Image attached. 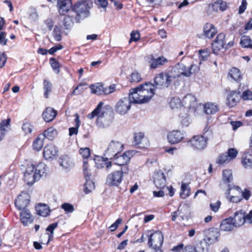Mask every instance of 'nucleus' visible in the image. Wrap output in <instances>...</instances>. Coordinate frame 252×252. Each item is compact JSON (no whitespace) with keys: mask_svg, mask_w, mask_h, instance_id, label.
<instances>
[{"mask_svg":"<svg viewBox=\"0 0 252 252\" xmlns=\"http://www.w3.org/2000/svg\"><path fill=\"white\" fill-rule=\"evenodd\" d=\"M112 108L108 105H104L100 102L93 111L87 116L88 118L93 119L97 117L96 124L100 128H104L108 127L111 123V114Z\"/></svg>","mask_w":252,"mask_h":252,"instance_id":"f257e3e1","label":"nucleus"},{"mask_svg":"<svg viewBox=\"0 0 252 252\" xmlns=\"http://www.w3.org/2000/svg\"><path fill=\"white\" fill-rule=\"evenodd\" d=\"M129 94L133 103L143 104L148 102L155 94L154 85L150 83H146L131 89Z\"/></svg>","mask_w":252,"mask_h":252,"instance_id":"f03ea898","label":"nucleus"},{"mask_svg":"<svg viewBox=\"0 0 252 252\" xmlns=\"http://www.w3.org/2000/svg\"><path fill=\"white\" fill-rule=\"evenodd\" d=\"M93 2L90 0H81L75 2L72 6L71 13L75 15L74 20L79 23L90 16V9L93 7Z\"/></svg>","mask_w":252,"mask_h":252,"instance_id":"7ed1b4c3","label":"nucleus"},{"mask_svg":"<svg viewBox=\"0 0 252 252\" xmlns=\"http://www.w3.org/2000/svg\"><path fill=\"white\" fill-rule=\"evenodd\" d=\"M46 167V164L42 162L39 163L36 167L32 164L28 165L24 173L25 182L28 185H32L39 180L45 173Z\"/></svg>","mask_w":252,"mask_h":252,"instance_id":"20e7f679","label":"nucleus"},{"mask_svg":"<svg viewBox=\"0 0 252 252\" xmlns=\"http://www.w3.org/2000/svg\"><path fill=\"white\" fill-rule=\"evenodd\" d=\"M199 70L197 65L191 64L187 67L184 64L179 63L173 67L170 71L174 79L184 76L187 77H190L191 74Z\"/></svg>","mask_w":252,"mask_h":252,"instance_id":"39448f33","label":"nucleus"},{"mask_svg":"<svg viewBox=\"0 0 252 252\" xmlns=\"http://www.w3.org/2000/svg\"><path fill=\"white\" fill-rule=\"evenodd\" d=\"M174 79L170 70L167 73L161 72L157 75L154 79V87L167 88Z\"/></svg>","mask_w":252,"mask_h":252,"instance_id":"423d86ee","label":"nucleus"},{"mask_svg":"<svg viewBox=\"0 0 252 252\" xmlns=\"http://www.w3.org/2000/svg\"><path fill=\"white\" fill-rule=\"evenodd\" d=\"M132 103V99L130 98L129 94L128 97H124L119 99L115 105L114 110L118 114L124 115L130 110Z\"/></svg>","mask_w":252,"mask_h":252,"instance_id":"0eeeda50","label":"nucleus"},{"mask_svg":"<svg viewBox=\"0 0 252 252\" xmlns=\"http://www.w3.org/2000/svg\"><path fill=\"white\" fill-rule=\"evenodd\" d=\"M203 135L194 136L189 141L191 146L194 149L202 150L205 148L207 145L208 129L206 128L204 129Z\"/></svg>","mask_w":252,"mask_h":252,"instance_id":"6e6552de","label":"nucleus"},{"mask_svg":"<svg viewBox=\"0 0 252 252\" xmlns=\"http://www.w3.org/2000/svg\"><path fill=\"white\" fill-rule=\"evenodd\" d=\"M123 150V144L118 141L112 140L105 151L107 158L111 159Z\"/></svg>","mask_w":252,"mask_h":252,"instance_id":"1a4fd4ad","label":"nucleus"},{"mask_svg":"<svg viewBox=\"0 0 252 252\" xmlns=\"http://www.w3.org/2000/svg\"><path fill=\"white\" fill-rule=\"evenodd\" d=\"M148 245L149 247L152 248L154 250L160 249L163 242V236L161 232L159 231H156L151 234L149 237Z\"/></svg>","mask_w":252,"mask_h":252,"instance_id":"9d476101","label":"nucleus"},{"mask_svg":"<svg viewBox=\"0 0 252 252\" xmlns=\"http://www.w3.org/2000/svg\"><path fill=\"white\" fill-rule=\"evenodd\" d=\"M225 35L220 33L217 35L216 39L212 43V48L214 54H218L219 51L222 49H227L224 41Z\"/></svg>","mask_w":252,"mask_h":252,"instance_id":"9b49d317","label":"nucleus"},{"mask_svg":"<svg viewBox=\"0 0 252 252\" xmlns=\"http://www.w3.org/2000/svg\"><path fill=\"white\" fill-rule=\"evenodd\" d=\"M58 162L62 170L65 172L70 171L74 166L72 159L67 155H63L60 157Z\"/></svg>","mask_w":252,"mask_h":252,"instance_id":"f8f14e48","label":"nucleus"},{"mask_svg":"<svg viewBox=\"0 0 252 252\" xmlns=\"http://www.w3.org/2000/svg\"><path fill=\"white\" fill-rule=\"evenodd\" d=\"M233 190L237 191L238 194L242 196V199H245L246 200H248L252 196V192L250 190L245 189L243 190L240 187L234 185H228V189L226 190V194L229 195L230 192Z\"/></svg>","mask_w":252,"mask_h":252,"instance_id":"ddd939ff","label":"nucleus"},{"mask_svg":"<svg viewBox=\"0 0 252 252\" xmlns=\"http://www.w3.org/2000/svg\"><path fill=\"white\" fill-rule=\"evenodd\" d=\"M30 196L29 194L23 191L18 195L15 201V205L19 210L26 208L30 201Z\"/></svg>","mask_w":252,"mask_h":252,"instance_id":"4468645a","label":"nucleus"},{"mask_svg":"<svg viewBox=\"0 0 252 252\" xmlns=\"http://www.w3.org/2000/svg\"><path fill=\"white\" fill-rule=\"evenodd\" d=\"M153 178L154 184L157 189H163L166 187V177L161 170L156 171Z\"/></svg>","mask_w":252,"mask_h":252,"instance_id":"2eb2a0df","label":"nucleus"},{"mask_svg":"<svg viewBox=\"0 0 252 252\" xmlns=\"http://www.w3.org/2000/svg\"><path fill=\"white\" fill-rule=\"evenodd\" d=\"M71 0H58L57 7L60 14L64 15L71 8L72 11V6Z\"/></svg>","mask_w":252,"mask_h":252,"instance_id":"dca6fc26","label":"nucleus"},{"mask_svg":"<svg viewBox=\"0 0 252 252\" xmlns=\"http://www.w3.org/2000/svg\"><path fill=\"white\" fill-rule=\"evenodd\" d=\"M58 150L54 145L46 146L43 150V157L46 160H53L58 156Z\"/></svg>","mask_w":252,"mask_h":252,"instance_id":"f3484780","label":"nucleus"},{"mask_svg":"<svg viewBox=\"0 0 252 252\" xmlns=\"http://www.w3.org/2000/svg\"><path fill=\"white\" fill-rule=\"evenodd\" d=\"M122 173L117 170L109 174L106 178V183L110 186H118L122 180Z\"/></svg>","mask_w":252,"mask_h":252,"instance_id":"a211bd4d","label":"nucleus"},{"mask_svg":"<svg viewBox=\"0 0 252 252\" xmlns=\"http://www.w3.org/2000/svg\"><path fill=\"white\" fill-rule=\"evenodd\" d=\"M132 156V152L127 151L121 155L118 154L117 156L113 157V158L116 164L122 166L127 164L129 162L130 159Z\"/></svg>","mask_w":252,"mask_h":252,"instance_id":"6ab92c4d","label":"nucleus"},{"mask_svg":"<svg viewBox=\"0 0 252 252\" xmlns=\"http://www.w3.org/2000/svg\"><path fill=\"white\" fill-rule=\"evenodd\" d=\"M184 138V134L179 130H173L167 134V139L171 144L180 143Z\"/></svg>","mask_w":252,"mask_h":252,"instance_id":"aec40b11","label":"nucleus"},{"mask_svg":"<svg viewBox=\"0 0 252 252\" xmlns=\"http://www.w3.org/2000/svg\"><path fill=\"white\" fill-rule=\"evenodd\" d=\"M167 62L168 60L163 56L155 58L153 55H152L149 61L150 66L151 68L156 69L164 65Z\"/></svg>","mask_w":252,"mask_h":252,"instance_id":"412c9836","label":"nucleus"},{"mask_svg":"<svg viewBox=\"0 0 252 252\" xmlns=\"http://www.w3.org/2000/svg\"><path fill=\"white\" fill-rule=\"evenodd\" d=\"M242 164L245 168H252V151H246L242 157Z\"/></svg>","mask_w":252,"mask_h":252,"instance_id":"4be33fe9","label":"nucleus"},{"mask_svg":"<svg viewBox=\"0 0 252 252\" xmlns=\"http://www.w3.org/2000/svg\"><path fill=\"white\" fill-rule=\"evenodd\" d=\"M245 213L242 211H239L234 213L233 217H231L234 226L239 227L244 223Z\"/></svg>","mask_w":252,"mask_h":252,"instance_id":"5701e85b","label":"nucleus"},{"mask_svg":"<svg viewBox=\"0 0 252 252\" xmlns=\"http://www.w3.org/2000/svg\"><path fill=\"white\" fill-rule=\"evenodd\" d=\"M196 98L193 95L188 94L183 99L182 103L183 105L190 109L191 108H194L196 103Z\"/></svg>","mask_w":252,"mask_h":252,"instance_id":"b1692460","label":"nucleus"},{"mask_svg":"<svg viewBox=\"0 0 252 252\" xmlns=\"http://www.w3.org/2000/svg\"><path fill=\"white\" fill-rule=\"evenodd\" d=\"M203 33L205 37L212 38L217 33V30L213 24L206 23L204 26Z\"/></svg>","mask_w":252,"mask_h":252,"instance_id":"393cba45","label":"nucleus"},{"mask_svg":"<svg viewBox=\"0 0 252 252\" xmlns=\"http://www.w3.org/2000/svg\"><path fill=\"white\" fill-rule=\"evenodd\" d=\"M232 221L233 220L231 219V217L224 220L222 221L220 225V229L223 231H232L234 227H236Z\"/></svg>","mask_w":252,"mask_h":252,"instance_id":"a878e982","label":"nucleus"},{"mask_svg":"<svg viewBox=\"0 0 252 252\" xmlns=\"http://www.w3.org/2000/svg\"><path fill=\"white\" fill-rule=\"evenodd\" d=\"M240 98L239 93L237 91H233L229 93L227 98V104L232 107L236 105Z\"/></svg>","mask_w":252,"mask_h":252,"instance_id":"bb28decb","label":"nucleus"},{"mask_svg":"<svg viewBox=\"0 0 252 252\" xmlns=\"http://www.w3.org/2000/svg\"><path fill=\"white\" fill-rule=\"evenodd\" d=\"M21 220L24 225H28V223L32 222L33 219L30 211L26 208L20 213Z\"/></svg>","mask_w":252,"mask_h":252,"instance_id":"cd10ccee","label":"nucleus"},{"mask_svg":"<svg viewBox=\"0 0 252 252\" xmlns=\"http://www.w3.org/2000/svg\"><path fill=\"white\" fill-rule=\"evenodd\" d=\"M56 115V111L51 107L47 108L42 113L43 118L47 122L53 120Z\"/></svg>","mask_w":252,"mask_h":252,"instance_id":"c85d7f7f","label":"nucleus"},{"mask_svg":"<svg viewBox=\"0 0 252 252\" xmlns=\"http://www.w3.org/2000/svg\"><path fill=\"white\" fill-rule=\"evenodd\" d=\"M228 7V5L226 2L222 0H218L212 4V8L214 11L219 10L223 11L226 10Z\"/></svg>","mask_w":252,"mask_h":252,"instance_id":"c756f323","label":"nucleus"},{"mask_svg":"<svg viewBox=\"0 0 252 252\" xmlns=\"http://www.w3.org/2000/svg\"><path fill=\"white\" fill-rule=\"evenodd\" d=\"M218 110V106L212 103L208 102L204 105V111L207 114H214L216 113Z\"/></svg>","mask_w":252,"mask_h":252,"instance_id":"7c9ffc66","label":"nucleus"},{"mask_svg":"<svg viewBox=\"0 0 252 252\" xmlns=\"http://www.w3.org/2000/svg\"><path fill=\"white\" fill-rule=\"evenodd\" d=\"M75 15L74 14L70 13V14L65 16L63 19V25L66 29H69L73 25Z\"/></svg>","mask_w":252,"mask_h":252,"instance_id":"2f4dec72","label":"nucleus"},{"mask_svg":"<svg viewBox=\"0 0 252 252\" xmlns=\"http://www.w3.org/2000/svg\"><path fill=\"white\" fill-rule=\"evenodd\" d=\"M90 88L91 90L92 93L97 95H101L103 94V92H104L103 86L102 84L100 83L91 85L90 86Z\"/></svg>","mask_w":252,"mask_h":252,"instance_id":"473e14b6","label":"nucleus"},{"mask_svg":"<svg viewBox=\"0 0 252 252\" xmlns=\"http://www.w3.org/2000/svg\"><path fill=\"white\" fill-rule=\"evenodd\" d=\"M10 119L3 120L0 123V141L3 139L6 132V128L8 127L10 124Z\"/></svg>","mask_w":252,"mask_h":252,"instance_id":"72a5a7b5","label":"nucleus"},{"mask_svg":"<svg viewBox=\"0 0 252 252\" xmlns=\"http://www.w3.org/2000/svg\"><path fill=\"white\" fill-rule=\"evenodd\" d=\"M230 193L231 191L230 192L229 195H227L226 194V192L225 193L227 200H228L230 202L236 203L240 202L242 200V196L239 195V194H238L237 191H236V192H232V193L234 194L232 195H231Z\"/></svg>","mask_w":252,"mask_h":252,"instance_id":"f704fd0d","label":"nucleus"},{"mask_svg":"<svg viewBox=\"0 0 252 252\" xmlns=\"http://www.w3.org/2000/svg\"><path fill=\"white\" fill-rule=\"evenodd\" d=\"M229 75L231 78L236 81L240 80L241 75L239 69L236 67L231 68L229 71Z\"/></svg>","mask_w":252,"mask_h":252,"instance_id":"c9c22d12","label":"nucleus"},{"mask_svg":"<svg viewBox=\"0 0 252 252\" xmlns=\"http://www.w3.org/2000/svg\"><path fill=\"white\" fill-rule=\"evenodd\" d=\"M240 43L243 47L252 49V41L248 36H243Z\"/></svg>","mask_w":252,"mask_h":252,"instance_id":"e433bc0d","label":"nucleus"},{"mask_svg":"<svg viewBox=\"0 0 252 252\" xmlns=\"http://www.w3.org/2000/svg\"><path fill=\"white\" fill-rule=\"evenodd\" d=\"M190 189L189 185L185 183H183L181 186V190L180 192V196L185 199L189 195Z\"/></svg>","mask_w":252,"mask_h":252,"instance_id":"4c0bfd02","label":"nucleus"},{"mask_svg":"<svg viewBox=\"0 0 252 252\" xmlns=\"http://www.w3.org/2000/svg\"><path fill=\"white\" fill-rule=\"evenodd\" d=\"M44 137L38 136L34 140L33 143V149L37 151H39L42 149L43 145Z\"/></svg>","mask_w":252,"mask_h":252,"instance_id":"58836bf2","label":"nucleus"},{"mask_svg":"<svg viewBox=\"0 0 252 252\" xmlns=\"http://www.w3.org/2000/svg\"><path fill=\"white\" fill-rule=\"evenodd\" d=\"M52 89V85L47 80L44 79L43 81V89L44 91V95L45 97L48 98L49 94L51 92Z\"/></svg>","mask_w":252,"mask_h":252,"instance_id":"ea45409f","label":"nucleus"},{"mask_svg":"<svg viewBox=\"0 0 252 252\" xmlns=\"http://www.w3.org/2000/svg\"><path fill=\"white\" fill-rule=\"evenodd\" d=\"M233 179L232 173L231 170L226 169L223 171L222 181L225 183H230Z\"/></svg>","mask_w":252,"mask_h":252,"instance_id":"a19ab883","label":"nucleus"},{"mask_svg":"<svg viewBox=\"0 0 252 252\" xmlns=\"http://www.w3.org/2000/svg\"><path fill=\"white\" fill-rule=\"evenodd\" d=\"M36 210L38 215L41 216L46 217L49 214L50 210L46 205H40L36 207Z\"/></svg>","mask_w":252,"mask_h":252,"instance_id":"79ce46f5","label":"nucleus"},{"mask_svg":"<svg viewBox=\"0 0 252 252\" xmlns=\"http://www.w3.org/2000/svg\"><path fill=\"white\" fill-rule=\"evenodd\" d=\"M56 133V131L53 127H50L44 131L43 135L42 137L52 140L53 139Z\"/></svg>","mask_w":252,"mask_h":252,"instance_id":"37998d69","label":"nucleus"},{"mask_svg":"<svg viewBox=\"0 0 252 252\" xmlns=\"http://www.w3.org/2000/svg\"><path fill=\"white\" fill-rule=\"evenodd\" d=\"M169 104L172 109L180 108L183 105L182 101L181 102L179 97H173L171 99Z\"/></svg>","mask_w":252,"mask_h":252,"instance_id":"c03bdc74","label":"nucleus"},{"mask_svg":"<svg viewBox=\"0 0 252 252\" xmlns=\"http://www.w3.org/2000/svg\"><path fill=\"white\" fill-rule=\"evenodd\" d=\"M58 226V223L54 222L50 224L46 228V231L50 232V234H45V235H48V240L47 244L49 241L53 238V234L54 233V229Z\"/></svg>","mask_w":252,"mask_h":252,"instance_id":"a18cd8bd","label":"nucleus"},{"mask_svg":"<svg viewBox=\"0 0 252 252\" xmlns=\"http://www.w3.org/2000/svg\"><path fill=\"white\" fill-rule=\"evenodd\" d=\"M53 35L56 41H60L62 39L61 28L55 26L53 32Z\"/></svg>","mask_w":252,"mask_h":252,"instance_id":"49530a36","label":"nucleus"},{"mask_svg":"<svg viewBox=\"0 0 252 252\" xmlns=\"http://www.w3.org/2000/svg\"><path fill=\"white\" fill-rule=\"evenodd\" d=\"M130 82H138L142 80L141 75L136 71L131 73L129 79Z\"/></svg>","mask_w":252,"mask_h":252,"instance_id":"de8ad7c7","label":"nucleus"},{"mask_svg":"<svg viewBox=\"0 0 252 252\" xmlns=\"http://www.w3.org/2000/svg\"><path fill=\"white\" fill-rule=\"evenodd\" d=\"M94 188V184L91 180H86L85 191L86 193L90 192Z\"/></svg>","mask_w":252,"mask_h":252,"instance_id":"09e8293b","label":"nucleus"},{"mask_svg":"<svg viewBox=\"0 0 252 252\" xmlns=\"http://www.w3.org/2000/svg\"><path fill=\"white\" fill-rule=\"evenodd\" d=\"M61 208L64 210L66 213H71L74 211V206L68 203H64L61 206Z\"/></svg>","mask_w":252,"mask_h":252,"instance_id":"8fccbe9b","label":"nucleus"},{"mask_svg":"<svg viewBox=\"0 0 252 252\" xmlns=\"http://www.w3.org/2000/svg\"><path fill=\"white\" fill-rule=\"evenodd\" d=\"M199 58L201 61L206 60L210 54V50L208 49L200 50L199 51Z\"/></svg>","mask_w":252,"mask_h":252,"instance_id":"3c124183","label":"nucleus"},{"mask_svg":"<svg viewBox=\"0 0 252 252\" xmlns=\"http://www.w3.org/2000/svg\"><path fill=\"white\" fill-rule=\"evenodd\" d=\"M143 137L144 134L142 132L135 133L134 135V145H138L140 144Z\"/></svg>","mask_w":252,"mask_h":252,"instance_id":"603ef678","label":"nucleus"},{"mask_svg":"<svg viewBox=\"0 0 252 252\" xmlns=\"http://www.w3.org/2000/svg\"><path fill=\"white\" fill-rule=\"evenodd\" d=\"M230 160L227 156L226 154H221L220 155L216 161V162L220 164H222L226 161H229Z\"/></svg>","mask_w":252,"mask_h":252,"instance_id":"864d4df0","label":"nucleus"},{"mask_svg":"<svg viewBox=\"0 0 252 252\" xmlns=\"http://www.w3.org/2000/svg\"><path fill=\"white\" fill-rule=\"evenodd\" d=\"M238 154V151L234 148H230L228 150L227 156L229 160H231L236 158Z\"/></svg>","mask_w":252,"mask_h":252,"instance_id":"5fc2aeb1","label":"nucleus"},{"mask_svg":"<svg viewBox=\"0 0 252 252\" xmlns=\"http://www.w3.org/2000/svg\"><path fill=\"white\" fill-rule=\"evenodd\" d=\"M50 63L53 69L57 73L59 72V63L54 58H51Z\"/></svg>","mask_w":252,"mask_h":252,"instance_id":"6e6d98bb","label":"nucleus"},{"mask_svg":"<svg viewBox=\"0 0 252 252\" xmlns=\"http://www.w3.org/2000/svg\"><path fill=\"white\" fill-rule=\"evenodd\" d=\"M194 249L195 252H208L207 248L202 243L198 244Z\"/></svg>","mask_w":252,"mask_h":252,"instance_id":"4d7b16f0","label":"nucleus"},{"mask_svg":"<svg viewBox=\"0 0 252 252\" xmlns=\"http://www.w3.org/2000/svg\"><path fill=\"white\" fill-rule=\"evenodd\" d=\"M33 128V126L29 123H26L23 125L22 129L26 133H31Z\"/></svg>","mask_w":252,"mask_h":252,"instance_id":"13d9d810","label":"nucleus"},{"mask_svg":"<svg viewBox=\"0 0 252 252\" xmlns=\"http://www.w3.org/2000/svg\"><path fill=\"white\" fill-rule=\"evenodd\" d=\"M80 153L84 158H87L90 155V150L88 148H81Z\"/></svg>","mask_w":252,"mask_h":252,"instance_id":"bf43d9fd","label":"nucleus"},{"mask_svg":"<svg viewBox=\"0 0 252 252\" xmlns=\"http://www.w3.org/2000/svg\"><path fill=\"white\" fill-rule=\"evenodd\" d=\"M242 97L244 100H252V92L250 90L244 92Z\"/></svg>","mask_w":252,"mask_h":252,"instance_id":"052dcab7","label":"nucleus"},{"mask_svg":"<svg viewBox=\"0 0 252 252\" xmlns=\"http://www.w3.org/2000/svg\"><path fill=\"white\" fill-rule=\"evenodd\" d=\"M220 201H218L215 203H210V204L211 210L214 212H217L218 211L220 208Z\"/></svg>","mask_w":252,"mask_h":252,"instance_id":"680f3d73","label":"nucleus"},{"mask_svg":"<svg viewBox=\"0 0 252 252\" xmlns=\"http://www.w3.org/2000/svg\"><path fill=\"white\" fill-rule=\"evenodd\" d=\"M130 39L129 41V43L131 40L137 41L140 38V35L138 32H135L134 31H132L130 34Z\"/></svg>","mask_w":252,"mask_h":252,"instance_id":"e2e57ef3","label":"nucleus"},{"mask_svg":"<svg viewBox=\"0 0 252 252\" xmlns=\"http://www.w3.org/2000/svg\"><path fill=\"white\" fill-rule=\"evenodd\" d=\"M126 165H122L120 170H117L118 172L122 173V176L127 175L129 173V169L128 166Z\"/></svg>","mask_w":252,"mask_h":252,"instance_id":"0e129e2a","label":"nucleus"},{"mask_svg":"<svg viewBox=\"0 0 252 252\" xmlns=\"http://www.w3.org/2000/svg\"><path fill=\"white\" fill-rule=\"evenodd\" d=\"M244 221L246 223H252V210L248 214L245 213Z\"/></svg>","mask_w":252,"mask_h":252,"instance_id":"69168bd1","label":"nucleus"},{"mask_svg":"<svg viewBox=\"0 0 252 252\" xmlns=\"http://www.w3.org/2000/svg\"><path fill=\"white\" fill-rule=\"evenodd\" d=\"M247 2L246 0H242V3L239 9V14H241L244 12L247 7Z\"/></svg>","mask_w":252,"mask_h":252,"instance_id":"338daca9","label":"nucleus"},{"mask_svg":"<svg viewBox=\"0 0 252 252\" xmlns=\"http://www.w3.org/2000/svg\"><path fill=\"white\" fill-rule=\"evenodd\" d=\"M7 41V39L5 38V33L1 32L0 33V44L2 45H5Z\"/></svg>","mask_w":252,"mask_h":252,"instance_id":"774afa93","label":"nucleus"}]
</instances>
